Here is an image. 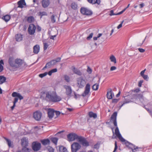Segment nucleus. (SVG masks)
Wrapping results in <instances>:
<instances>
[{
  "mask_svg": "<svg viewBox=\"0 0 152 152\" xmlns=\"http://www.w3.org/2000/svg\"><path fill=\"white\" fill-rule=\"evenodd\" d=\"M78 140L83 146L88 147L89 145V142L83 137L80 136Z\"/></svg>",
  "mask_w": 152,
  "mask_h": 152,
  "instance_id": "9d476101",
  "label": "nucleus"
},
{
  "mask_svg": "<svg viewBox=\"0 0 152 152\" xmlns=\"http://www.w3.org/2000/svg\"><path fill=\"white\" fill-rule=\"evenodd\" d=\"M119 100V99H112V103H116Z\"/></svg>",
  "mask_w": 152,
  "mask_h": 152,
  "instance_id": "de8ad7c7",
  "label": "nucleus"
},
{
  "mask_svg": "<svg viewBox=\"0 0 152 152\" xmlns=\"http://www.w3.org/2000/svg\"><path fill=\"white\" fill-rule=\"evenodd\" d=\"M138 50L141 53H143L145 51V50L142 48H139Z\"/></svg>",
  "mask_w": 152,
  "mask_h": 152,
  "instance_id": "0e129e2a",
  "label": "nucleus"
},
{
  "mask_svg": "<svg viewBox=\"0 0 152 152\" xmlns=\"http://www.w3.org/2000/svg\"><path fill=\"white\" fill-rule=\"evenodd\" d=\"M80 136L74 133H69L67 135V137L69 141H73L76 139L78 140Z\"/></svg>",
  "mask_w": 152,
  "mask_h": 152,
  "instance_id": "0eeeda50",
  "label": "nucleus"
},
{
  "mask_svg": "<svg viewBox=\"0 0 152 152\" xmlns=\"http://www.w3.org/2000/svg\"><path fill=\"white\" fill-rule=\"evenodd\" d=\"M55 16L54 15H53L50 17L51 22L53 23L56 22V20L55 18Z\"/></svg>",
  "mask_w": 152,
  "mask_h": 152,
  "instance_id": "58836bf2",
  "label": "nucleus"
},
{
  "mask_svg": "<svg viewBox=\"0 0 152 152\" xmlns=\"http://www.w3.org/2000/svg\"><path fill=\"white\" fill-rule=\"evenodd\" d=\"M109 15L110 16L113 15H117L116 14H115L114 13V11L113 10H111L110 11V13Z\"/></svg>",
  "mask_w": 152,
  "mask_h": 152,
  "instance_id": "4d7b16f0",
  "label": "nucleus"
},
{
  "mask_svg": "<svg viewBox=\"0 0 152 152\" xmlns=\"http://www.w3.org/2000/svg\"><path fill=\"white\" fill-rule=\"evenodd\" d=\"M37 30L38 32H39L41 31V28L39 26H37Z\"/></svg>",
  "mask_w": 152,
  "mask_h": 152,
  "instance_id": "774afa93",
  "label": "nucleus"
},
{
  "mask_svg": "<svg viewBox=\"0 0 152 152\" xmlns=\"http://www.w3.org/2000/svg\"><path fill=\"white\" fill-rule=\"evenodd\" d=\"M40 98L49 103H55L61 100V98L54 91L45 90L40 94Z\"/></svg>",
  "mask_w": 152,
  "mask_h": 152,
  "instance_id": "f257e3e1",
  "label": "nucleus"
},
{
  "mask_svg": "<svg viewBox=\"0 0 152 152\" xmlns=\"http://www.w3.org/2000/svg\"><path fill=\"white\" fill-rule=\"evenodd\" d=\"M63 87L66 90L65 93L66 94L68 97H71L72 92V90L71 86L67 85H64Z\"/></svg>",
  "mask_w": 152,
  "mask_h": 152,
  "instance_id": "f8f14e48",
  "label": "nucleus"
},
{
  "mask_svg": "<svg viewBox=\"0 0 152 152\" xmlns=\"http://www.w3.org/2000/svg\"><path fill=\"white\" fill-rule=\"evenodd\" d=\"M118 138H119V140L122 142H124L125 143V142H127V141L125 140L122 136L121 134L118 135V136H117Z\"/></svg>",
  "mask_w": 152,
  "mask_h": 152,
  "instance_id": "2f4dec72",
  "label": "nucleus"
},
{
  "mask_svg": "<svg viewBox=\"0 0 152 152\" xmlns=\"http://www.w3.org/2000/svg\"><path fill=\"white\" fill-rule=\"evenodd\" d=\"M51 64L52 66H53L56 64V61H55L54 59L50 61Z\"/></svg>",
  "mask_w": 152,
  "mask_h": 152,
  "instance_id": "864d4df0",
  "label": "nucleus"
},
{
  "mask_svg": "<svg viewBox=\"0 0 152 152\" xmlns=\"http://www.w3.org/2000/svg\"><path fill=\"white\" fill-rule=\"evenodd\" d=\"M116 69V68L115 66H112L111 67L110 69V70L111 71H112L115 70Z\"/></svg>",
  "mask_w": 152,
  "mask_h": 152,
  "instance_id": "338daca9",
  "label": "nucleus"
},
{
  "mask_svg": "<svg viewBox=\"0 0 152 152\" xmlns=\"http://www.w3.org/2000/svg\"><path fill=\"white\" fill-rule=\"evenodd\" d=\"M42 116V114L41 112L39 111H36L34 113L33 117L35 120L37 121H39L40 120Z\"/></svg>",
  "mask_w": 152,
  "mask_h": 152,
  "instance_id": "ddd939ff",
  "label": "nucleus"
},
{
  "mask_svg": "<svg viewBox=\"0 0 152 152\" xmlns=\"http://www.w3.org/2000/svg\"><path fill=\"white\" fill-rule=\"evenodd\" d=\"M113 96H114V94L112 92V89L111 88L109 89L107 94V98L108 99H112Z\"/></svg>",
  "mask_w": 152,
  "mask_h": 152,
  "instance_id": "f3484780",
  "label": "nucleus"
},
{
  "mask_svg": "<svg viewBox=\"0 0 152 152\" xmlns=\"http://www.w3.org/2000/svg\"><path fill=\"white\" fill-rule=\"evenodd\" d=\"M23 63L22 60L17 58L15 60L13 57H10L8 60L9 64L12 68H18L22 65Z\"/></svg>",
  "mask_w": 152,
  "mask_h": 152,
  "instance_id": "f03ea898",
  "label": "nucleus"
},
{
  "mask_svg": "<svg viewBox=\"0 0 152 152\" xmlns=\"http://www.w3.org/2000/svg\"><path fill=\"white\" fill-rule=\"evenodd\" d=\"M99 144L97 143L94 145V149H99Z\"/></svg>",
  "mask_w": 152,
  "mask_h": 152,
  "instance_id": "a18cd8bd",
  "label": "nucleus"
},
{
  "mask_svg": "<svg viewBox=\"0 0 152 152\" xmlns=\"http://www.w3.org/2000/svg\"><path fill=\"white\" fill-rule=\"evenodd\" d=\"M50 4L49 0H42V6L44 8L48 7Z\"/></svg>",
  "mask_w": 152,
  "mask_h": 152,
  "instance_id": "a211bd4d",
  "label": "nucleus"
},
{
  "mask_svg": "<svg viewBox=\"0 0 152 152\" xmlns=\"http://www.w3.org/2000/svg\"><path fill=\"white\" fill-rule=\"evenodd\" d=\"M43 49L44 50H46L48 48V47L49 46V45L47 43H43Z\"/></svg>",
  "mask_w": 152,
  "mask_h": 152,
  "instance_id": "37998d69",
  "label": "nucleus"
},
{
  "mask_svg": "<svg viewBox=\"0 0 152 152\" xmlns=\"http://www.w3.org/2000/svg\"><path fill=\"white\" fill-rule=\"evenodd\" d=\"M77 86L80 88H82L85 85L86 82L83 77H80L77 78Z\"/></svg>",
  "mask_w": 152,
  "mask_h": 152,
  "instance_id": "6e6552de",
  "label": "nucleus"
},
{
  "mask_svg": "<svg viewBox=\"0 0 152 152\" xmlns=\"http://www.w3.org/2000/svg\"><path fill=\"white\" fill-rule=\"evenodd\" d=\"M117 115V113L114 112L111 115L110 117V120L111 122L113 124L114 126L116 127L115 130V133L117 136L121 134L118 127L117 126L116 117Z\"/></svg>",
  "mask_w": 152,
  "mask_h": 152,
  "instance_id": "7ed1b4c3",
  "label": "nucleus"
},
{
  "mask_svg": "<svg viewBox=\"0 0 152 152\" xmlns=\"http://www.w3.org/2000/svg\"><path fill=\"white\" fill-rule=\"evenodd\" d=\"M32 149L35 152L39 151L41 147V144L37 141L33 142L31 144Z\"/></svg>",
  "mask_w": 152,
  "mask_h": 152,
  "instance_id": "39448f33",
  "label": "nucleus"
},
{
  "mask_svg": "<svg viewBox=\"0 0 152 152\" xmlns=\"http://www.w3.org/2000/svg\"><path fill=\"white\" fill-rule=\"evenodd\" d=\"M55 112L56 113V115L58 117L60 114V112L59 111H55Z\"/></svg>",
  "mask_w": 152,
  "mask_h": 152,
  "instance_id": "69168bd1",
  "label": "nucleus"
},
{
  "mask_svg": "<svg viewBox=\"0 0 152 152\" xmlns=\"http://www.w3.org/2000/svg\"><path fill=\"white\" fill-rule=\"evenodd\" d=\"M125 144L127 147L132 149L133 152H135L136 151H139V149H141V148H138L127 141L125 143Z\"/></svg>",
  "mask_w": 152,
  "mask_h": 152,
  "instance_id": "20e7f679",
  "label": "nucleus"
},
{
  "mask_svg": "<svg viewBox=\"0 0 152 152\" xmlns=\"http://www.w3.org/2000/svg\"><path fill=\"white\" fill-rule=\"evenodd\" d=\"M15 37L16 41L19 42L22 40L23 35L20 34H17L15 35Z\"/></svg>",
  "mask_w": 152,
  "mask_h": 152,
  "instance_id": "b1692460",
  "label": "nucleus"
},
{
  "mask_svg": "<svg viewBox=\"0 0 152 152\" xmlns=\"http://www.w3.org/2000/svg\"><path fill=\"white\" fill-rule=\"evenodd\" d=\"M143 79L145 80H146V81H148V77L147 75H144L143 76H142Z\"/></svg>",
  "mask_w": 152,
  "mask_h": 152,
  "instance_id": "603ef678",
  "label": "nucleus"
},
{
  "mask_svg": "<svg viewBox=\"0 0 152 152\" xmlns=\"http://www.w3.org/2000/svg\"><path fill=\"white\" fill-rule=\"evenodd\" d=\"M51 140L52 142L54 143L55 145H57L58 140V139L56 137L52 138Z\"/></svg>",
  "mask_w": 152,
  "mask_h": 152,
  "instance_id": "c9c22d12",
  "label": "nucleus"
},
{
  "mask_svg": "<svg viewBox=\"0 0 152 152\" xmlns=\"http://www.w3.org/2000/svg\"><path fill=\"white\" fill-rule=\"evenodd\" d=\"M18 7L20 8H23V5H26L25 0H20L18 2Z\"/></svg>",
  "mask_w": 152,
  "mask_h": 152,
  "instance_id": "4be33fe9",
  "label": "nucleus"
},
{
  "mask_svg": "<svg viewBox=\"0 0 152 152\" xmlns=\"http://www.w3.org/2000/svg\"><path fill=\"white\" fill-rule=\"evenodd\" d=\"M88 115L90 118H96L97 117L96 114L91 111L88 113Z\"/></svg>",
  "mask_w": 152,
  "mask_h": 152,
  "instance_id": "cd10ccee",
  "label": "nucleus"
},
{
  "mask_svg": "<svg viewBox=\"0 0 152 152\" xmlns=\"http://www.w3.org/2000/svg\"><path fill=\"white\" fill-rule=\"evenodd\" d=\"M19 94V93H17L16 92H14L12 93V96L14 97H18Z\"/></svg>",
  "mask_w": 152,
  "mask_h": 152,
  "instance_id": "c03bdc74",
  "label": "nucleus"
},
{
  "mask_svg": "<svg viewBox=\"0 0 152 152\" xmlns=\"http://www.w3.org/2000/svg\"><path fill=\"white\" fill-rule=\"evenodd\" d=\"M126 9V8H125L124 10H123L122 11H121V12H118V13H117L116 14L117 15H119L122 14L125 10Z\"/></svg>",
  "mask_w": 152,
  "mask_h": 152,
  "instance_id": "bf43d9fd",
  "label": "nucleus"
},
{
  "mask_svg": "<svg viewBox=\"0 0 152 152\" xmlns=\"http://www.w3.org/2000/svg\"><path fill=\"white\" fill-rule=\"evenodd\" d=\"M143 81L142 80H140L139 82L138 86L139 87H140L141 86L142 84L143 83Z\"/></svg>",
  "mask_w": 152,
  "mask_h": 152,
  "instance_id": "13d9d810",
  "label": "nucleus"
},
{
  "mask_svg": "<svg viewBox=\"0 0 152 152\" xmlns=\"http://www.w3.org/2000/svg\"><path fill=\"white\" fill-rule=\"evenodd\" d=\"M4 139L6 141L9 147H13L12 145V142L9 139L6 137H4Z\"/></svg>",
  "mask_w": 152,
  "mask_h": 152,
  "instance_id": "c85d7f7f",
  "label": "nucleus"
},
{
  "mask_svg": "<svg viewBox=\"0 0 152 152\" xmlns=\"http://www.w3.org/2000/svg\"><path fill=\"white\" fill-rule=\"evenodd\" d=\"M124 22V20L122 21L121 23L119 25H118V26H117V27L118 29H119L122 27V24Z\"/></svg>",
  "mask_w": 152,
  "mask_h": 152,
  "instance_id": "680f3d73",
  "label": "nucleus"
},
{
  "mask_svg": "<svg viewBox=\"0 0 152 152\" xmlns=\"http://www.w3.org/2000/svg\"><path fill=\"white\" fill-rule=\"evenodd\" d=\"M115 148H114V150L113 152H115L118 148L117 142V141H115Z\"/></svg>",
  "mask_w": 152,
  "mask_h": 152,
  "instance_id": "09e8293b",
  "label": "nucleus"
},
{
  "mask_svg": "<svg viewBox=\"0 0 152 152\" xmlns=\"http://www.w3.org/2000/svg\"><path fill=\"white\" fill-rule=\"evenodd\" d=\"M125 100L124 102L123 103L121 104V105L120 106V108L124 104L130 102H132L131 100L130 99H128V96H125Z\"/></svg>",
  "mask_w": 152,
  "mask_h": 152,
  "instance_id": "a878e982",
  "label": "nucleus"
},
{
  "mask_svg": "<svg viewBox=\"0 0 152 152\" xmlns=\"http://www.w3.org/2000/svg\"><path fill=\"white\" fill-rule=\"evenodd\" d=\"M77 5L75 3H72L71 4V7L72 9L76 10L77 9Z\"/></svg>",
  "mask_w": 152,
  "mask_h": 152,
  "instance_id": "e433bc0d",
  "label": "nucleus"
},
{
  "mask_svg": "<svg viewBox=\"0 0 152 152\" xmlns=\"http://www.w3.org/2000/svg\"><path fill=\"white\" fill-rule=\"evenodd\" d=\"M61 57H58L56 59H54L56 63L58 62L61 61Z\"/></svg>",
  "mask_w": 152,
  "mask_h": 152,
  "instance_id": "6e6d98bb",
  "label": "nucleus"
},
{
  "mask_svg": "<svg viewBox=\"0 0 152 152\" xmlns=\"http://www.w3.org/2000/svg\"><path fill=\"white\" fill-rule=\"evenodd\" d=\"M93 35V33H91L89 36L87 38V40H90L91 38H92Z\"/></svg>",
  "mask_w": 152,
  "mask_h": 152,
  "instance_id": "8fccbe9b",
  "label": "nucleus"
},
{
  "mask_svg": "<svg viewBox=\"0 0 152 152\" xmlns=\"http://www.w3.org/2000/svg\"><path fill=\"white\" fill-rule=\"evenodd\" d=\"M34 20V18L33 17L31 16L28 18L27 20L29 23H31Z\"/></svg>",
  "mask_w": 152,
  "mask_h": 152,
  "instance_id": "473e14b6",
  "label": "nucleus"
},
{
  "mask_svg": "<svg viewBox=\"0 0 152 152\" xmlns=\"http://www.w3.org/2000/svg\"><path fill=\"white\" fill-rule=\"evenodd\" d=\"M80 148V145L78 142H74L71 145V151L72 152H76Z\"/></svg>",
  "mask_w": 152,
  "mask_h": 152,
  "instance_id": "1a4fd4ad",
  "label": "nucleus"
},
{
  "mask_svg": "<svg viewBox=\"0 0 152 152\" xmlns=\"http://www.w3.org/2000/svg\"><path fill=\"white\" fill-rule=\"evenodd\" d=\"M36 27L33 24H30L28 28V31L29 34L32 35L35 32Z\"/></svg>",
  "mask_w": 152,
  "mask_h": 152,
  "instance_id": "9b49d317",
  "label": "nucleus"
},
{
  "mask_svg": "<svg viewBox=\"0 0 152 152\" xmlns=\"http://www.w3.org/2000/svg\"><path fill=\"white\" fill-rule=\"evenodd\" d=\"M111 61L113 62L114 63H116V59L113 55H112L110 57Z\"/></svg>",
  "mask_w": 152,
  "mask_h": 152,
  "instance_id": "72a5a7b5",
  "label": "nucleus"
},
{
  "mask_svg": "<svg viewBox=\"0 0 152 152\" xmlns=\"http://www.w3.org/2000/svg\"><path fill=\"white\" fill-rule=\"evenodd\" d=\"M48 74V72H45L43 73L40 74L39 75V76L41 78H42L46 76Z\"/></svg>",
  "mask_w": 152,
  "mask_h": 152,
  "instance_id": "79ce46f5",
  "label": "nucleus"
},
{
  "mask_svg": "<svg viewBox=\"0 0 152 152\" xmlns=\"http://www.w3.org/2000/svg\"><path fill=\"white\" fill-rule=\"evenodd\" d=\"M27 146H23L22 151L23 152H29L31 151V149L27 148Z\"/></svg>",
  "mask_w": 152,
  "mask_h": 152,
  "instance_id": "7c9ffc66",
  "label": "nucleus"
},
{
  "mask_svg": "<svg viewBox=\"0 0 152 152\" xmlns=\"http://www.w3.org/2000/svg\"><path fill=\"white\" fill-rule=\"evenodd\" d=\"M145 70H146V69H145L144 70H143L141 72L140 74V75H141V76H143V75H145L144 74V73L145 72Z\"/></svg>",
  "mask_w": 152,
  "mask_h": 152,
  "instance_id": "e2e57ef3",
  "label": "nucleus"
},
{
  "mask_svg": "<svg viewBox=\"0 0 152 152\" xmlns=\"http://www.w3.org/2000/svg\"><path fill=\"white\" fill-rule=\"evenodd\" d=\"M55 110L53 109L49 108L48 110V117L50 119H52L54 115Z\"/></svg>",
  "mask_w": 152,
  "mask_h": 152,
  "instance_id": "2eb2a0df",
  "label": "nucleus"
},
{
  "mask_svg": "<svg viewBox=\"0 0 152 152\" xmlns=\"http://www.w3.org/2000/svg\"><path fill=\"white\" fill-rule=\"evenodd\" d=\"M90 91V85L88 83L86 84L85 89L83 93L82 94V96L85 97L87 95Z\"/></svg>",
  "mask_w": 152,
  "mask_h": 152,
  "instance_id": "4468645a",
  "label": "nucleus"
},
{
  "mask_svg": "<svg viewBox=\"0 0 152 152\" xmlns=\"http://www.w3.org/2000/svg\"><path fill=\"white\" fill-rule=\"evenodd\" d=\"M65 80L67 82L70 81V78L67 75H65L64 76Z\"/></svg>",
  "mask_w": 152,
  "mask_h": 152,
  "instance_id": "a19ab883",
  "label": "nucleus"
},
{
  "mask_svg": "<svg viewBox=\"0 0 152 152\" xmlns=\"http://www.w3.org/2000/svg\"><path fill=\"white\" fill-rule=\"evenodd\" d=\"M46 65L47 66V67L48 68H49L51 67V66H52V65L51 64V63L50 62V61L48 63H47L46 64Z\"/></svg>",
  "mask_w": 152,
  "mask_h": 152,
  "instance_id": "5fc2aeb1",
  "label": "nucleus"
},
{
  "mask_svg": "<svg viewBox=\"0 0 152 152\" xmlns=\"http://www.w3.org/2000/svg\"><path fill=\"white\" fill-rule=\"evenodd\" d=\"M90 3L92 4H99L100 3V0H87Z\"/></svg>",
  "mask_w": 152,
  "mask_h": 152,
  "instance_id": "393cba45",
  "label": "nucleus"
},
{
  "mask_svg": "<svg viewBox=\"0 0 152 152\" xmlns=\"http://www.w3.org/2000/svg\"><path fill=\"white\" fill-rule=\"evenodd\" d=\"M99 87L98 84L96 83L94 85L92 86V89L94 90H97L98 89Z\"/></svg>",
  "mask_w": 152,
  "mask_h": 152,
  "instance_id": "f704fd0d",
  "label": "nucleus"
},
{
  "mask_svg": "<svg viewBox=\"0 0 152 152\" xmlns=\"http://www.w3.org/2000/svg\"><path fill=\"white\" fill-rule=\"evenodd\" d=\"M11 18L10 16L8 15H6L2 17V19L4 20L6 22L8 21Z\"/></svg>",
  "mask_w": 152,
  "mask_h": 152,
  "instance_id": "bb28decb",
  "label": "nucleus"
},
{
  "mask_svg": "<svg viewBox=\"0 0 152 152\" xmlns=\"http://www.w3.org/2000/svg\"><path fill=\"white\" fill-rule=\"evenodd\" d=\"M47 149L49 152H54V149L50 146H48Z\"/></svg>",
  "mask_w": 152,
  "mask_h": 152,
  "instance_id": "ea45409f",
  "label": "nucleus"
},
{
  "mask_svg": "<svg viewBox=\"0 0 152 152\" xmlns=\"http://www.w3.org/2000/svg\"><path fill=\"white\" fill-rule=\"evenodd\" d=\"M6 78L3 76H0V84H2L5 82L6 80Z\"/></svg>",
  "mask_w": 152,
  "mask_h": 152,
  "instance_id": "c756f323",
  "label": "nucleus"
},
{
  "mask_svg": "<svg viewBox=\"0 0 152 152\" xmlns=\"http://www.w3.org/2000/svg\"><path fill=\"white\" fill-rule=\"evenodd\" d=\"M42 144L44 146L48 145L50 144V141L48 139L42 140L40 141Z\"/></svg>",
  "mask_w": 152,
  "mask_h": 152,
  "instance_id": "412c9836",
  "label": "nucleus"
},
{
  "mask_svg": "<svg viewBox=\"0 0 152 152\" xmlns=\"http://www.w3.org/2000/svg\"><path fill=\"white\" fill-rule=\"evenodd\" d=\"M17 97L20 100L23 99V97L19 93Z\"/></svg>",
  "mask_w": 152,
  "mask_h": 152,
  "instance_id": "052dcab7",
  "label": "nucleus"
},
{
  "mask_svg": "<svg viewBox=\"0 0 152 152\" xmlns=\"http://www.w3.org/2000/svg\"><path fill=\"white\" fill-rule=\"evenodd\" d=\"M80 11L81 13L84 15L90 16L91 15L93 14L92 11L87 8L83 7L81 8Z\"/></svg>",
  "mask_w": 152,
  "mask_h": 152,
  "instance_id": "423d86ee",
  "label": "nucleus"
},
{
  "mask_svg": "<svg viewBox=\"0 0 152 152\" xmlns=\"http://www.w3.org/2000/svg\"><path fill=\"white\" fill-rule=\"evenodd\" d=\"M74 97L76 99H77L78 97H79L81 96V95L78 94H77L74 91Z\"/></svg>",
  "mask_w": 152,
  "mask_h": 152,
  "instance_id": "49530a36",
  "label": "nucleus"
},
{
  "mask_svg": "<svg viewBox=\"0 0 152 152\" xmlns=\"http://www.w3.org/2000/svg\"><path fill=\"white\" fill-rule=\"evenodd\" d=\"M87 72L89 74H91L92 72V70L89 66H88V67Z\"/></svg>",
  "mask_w": 152,
  "mask_h": 152,
  "instance_id": "3c124183",
  "label": "nucleus"
},
{
  "mask_svg": "<svg viewBox=\"0 0 152 152\" xmlns=\"http://www.w3.org/2000/svg\"><path fill=\"white\" fill-rule=\"evenodd\" d=\"M57 150L58 152H68L66 148L62 145L58 146V148H57Z\"/></svg>",
  "mask_w": 152,
  "mask_h": 152,
  "instance_id": "aec40b11",
  "label": "nucleus"
},
{
  "mask_svg": "<svg viewBox=\"0 0 152 152\" xmlns=\"http://www.w3.org/2000/svg\"><path fill=\"white\" fill-rule=\"evenodd\" d=\"M47 14L46 12L43 11V12H39V15L41 16L40 18H41L42 16L44 15H47Z\"/></svg>",
  "mask_w": 152,
  "mask_h": 152,
  "instance_id": "4c0bfd02",
  "label": "nucleus"
},
{
  "mask_svg": "<svg viewBox=\"0 0 152 152\" xmlns=\"http://www.w3.org/2000/svg\"><path fill=\"white\" fill-rule=\"evenodd\" d=\"M72 69L74 73L78 75L81 76L82 75V72L80 70L75 68L74 66H72Z\"/></svg>",
  "mask_w": 152,
  "mask_h": 152,
  "instance_id": "6ab92c4d",
  "label": "nucleus"
},
{
  "mask_svg": "<svg viewBox=\"0 0 152 152\" xmlns=\"http://www.w3.org/2000/svg\"><path fill=\"white\" fill-rule=\"evenodd\" d=\"M40 50V47L39 45H36L33 47V52L37 54L39 52Z\"/></svg>",
  "mask_w": 152,
  "mask_h": 152,
  "instance_id": "5701e85b",
  "label": "nucleus"
},
{
  "mask_svg": "<svg viewBox=\"0 0 152 152\" xmlns=\"http://www.w3.org/2000/svg\"><path fill=\"white\" fill-rule=\"evenodd\" d=\"M21 145L23 146H27L28 145V139L26 137H23L21 139Z\"/></svg>",
  "mask_w": 152,
  "mask_h": 152,
  "instance_id": "dca6fc26",
  "label": "nucleus"
}]
</instances>
